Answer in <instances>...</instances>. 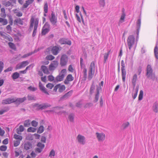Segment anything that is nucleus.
Listing matches in <instances>:
<instances>
[{
  "mask_svg": "<svg viewBox=\"0 0 158 158\" xmlns=\"http://www.w3.org/2000/svg\"><path fill=\"white\" fill-rule=\"evenodd\" d=\"M141 24V19L139 18L137 20L136 23V29L137 37L135 41V38L133 35H130L127 39V44L129 50H131L132 48H133L134 50L136 46V44L138 39L139 31L140 28Z\"/></svg>",
  "mask_w": 158,
  "mask_h": 158,
  "instance_id": "obj_1",
  "label": "nucleus"
},
{
  "mask_svg": "<svg viewBox=\"0 0 158 158\" xmlns=\"http://www.w3.org/2000/svg\"><path fill=\"white\" fill-rule=\"evenodd\" d=\"M146 75L148 78L154 80L156 79L155 73L153 72L151 66L148 64L146 68Z\"/></svg>",
  "mask_w": 158,
  "mask_h": 158,
  "instance_id": "obj_2",
  "label": "nucleus"
},
{
  "mask_svg": "<svg viewBox=\"0 0 158 158\" xmlns=\"http://www.w3.org/2000/svg\"><path fill=\"white\" fill-rule=\"evenodd\" d=\"M30 22V27H33L34 24V27L32 34V36H35L36 35V33L37 32V29L38 27L39 19L38 18H36L35 19L34 18H32L31 19Z\"/></svg>",
  "mask_w": 158,
  "mask_h": 158,
  "instance_id": "obj_3",
  "label": "nucleus"
},
{
  "mask_svg": "<svg viewBox=\"0 0 158 158\" xmlns=\"http://www.w3.org/2000/svg\"><path fill=\"white\" fill-rule=\"evenodd\" d=\"M67 70L65 69L61 70L59 74L55 79V82L60 81H62L65 76L66 75Z\"/></svg>",
  "mask_w": 158,
  "mask_h": 158,
  "instance_id": "obj_4",
  "label": "nucleus"
},
{
  "mask_svg": "<svg viewBox=\"0 0 158 158\" xmlns=\"http://www.w3.org/2000/svg\"><path fill=\"white\" fill-rule=\"evenodd\" d=\"M95 71V64L94 62H92L90 65L88 73V78L91 80L93 77V75L94 74Z\"/></svg>",
  "mask_w": 158,
  "mask_h": 158,
  "instance_id": "obj_5",
  "label": "nucleus"
},
{
  "mask_svg": "<svg viewBox=\"0 0 158 158\" xmlns=\"http://www.w3.org/2000/svg\"><path fill=\"white\" fill-rule=\"evenodd\" d=\"M68 60V57L67 55L65 54L62 55L60 59V64L61 66L63 67L67 65Z\"/></svg>",
  "mask_w": 158,
  "mask_h": 158,
  "instance_id": "obj_6",
  "label": "nucleus"
},
{
  "mask_svg": "<svg viewBox=\"0 0 158 158\" xmlns=\"http://www.w3.org/2000/svg\"><path fill=\"white\" fill-rule=\"evenodd\" d=\"M49 18L53 26H56L57 17L55 16V14L54 12H52Z\"/></svg>",
  "mask_w": 158,
  "mask_h": 158,
  "instance_id": "obj_7",
  "label": "nucleus"
},
{
  "mask_svg": "<svg viewBox=\"0 0 158 158\" xmlns=\"http://www.w3.org/2000/svg\"><path fill=\"white\" fill-rule=\"evenodd\" d=\"M76 140L78 143L81 145H84L86 143L85 137L80 134L77 135L76 138Z\"/></svg>",
  "mask_w": 158,
  "mask_h": 158,
  "instance_id": "obj_8",
  "label": "nucleus"
},
{
  "mask_svg": "<svg viewBox=\"0 0 158 158\" xmlns=\"http://www.w3.org/2000/svg\"><path fill=\"white\" fill-rule=\"evenodd\" d=\"M50 25L48 23H46L43 27L41 32L42 35H46L50 31Z\"/></svg>",
  "mask_w": 158,
  "mask_h": 158,
  "instance_id": "obj_9",
  "label": "nucleus"
},
{
  "mask_svg": "<svg viewBox=\"0 0 158 158\" xmlns=\"http://www.w3.org/2000/svg\"><path fill=\"white\" fill-rule=\"evenodd\" d=\"M96 135L98 141L102 142L105 139L106 135L102 132H97Z\"/></svg>",
  "mask_w": 158,
  "mask_h": 158,
  "instance_id": "obj_10",
  "label": "nucleus"
},
{
  "mask_svg": "<svg viewBox=\"0 0 158 158\" xmlns=\"http://www.w3.org/2000/svg\"><path fill=\"white\" fill-rule=\"evenodd\" d=\"M65 87L64 85H62L60 84H59L56 85L54 87L53 91L56 92L57 89H58V91L60 92H62L64 90H65Z\"/></svg>",
  "mask_w": 158,
  "mask_h": 158,
  "instance_id": "obj_11",
  "label": "nucleus"
},
{
  "mask_svg": "<svg viewBox=\"0 0 158 158\" xmlns=\"http://www.w3.org/2000/svg\"><path fill=\"white\" fill-rule=\"evenodd\" d=\"M58 65V62L57 61H53L49 65V69L50 70H53L57 67Z\"/></svg>",
  "mask_w": 158,
  "mask_h": 158,
  "instance_id": "obj_12",
  "label": "nucleus"
},
{
  "mask_svg": "<svg viewBox=\"0 0 158 158\" xmlns=\"http://www.w3.org/2000/svg\"><path fill=\"white\" fill-rule=\"evenodd\" d=\"M29 64L28 61H23L18 64L16 66V69H19L24 68Z\"/></svg>",
  "mask_w": 158,
  "mask_h": 158,
  "instance_id": "obj_13",
  "label": "nucleus"
},
{
  "mask_svg": "<svg viewBox=\"0 0 158 158\" xmlns=\"http://www.w3.org/2000/svg\"><path fill=\"white\" fill-rule=\"evenodd\" d=\"M15 102L14 98H8L2 100V104H8Z\"/></svg>",
  "mask_w": 158,
  "mask_h": 158,
  "instance_id": "obj_14",
  "label": "nucleus"
},
{
  "mask_svg": "<svg viewBox=\"0 0 158 158\" xmlns=\"http://www.w3.org/2000/svg\"><path fill=\"white\" fill-rule=\"evenodd\" d=\"M59 42L61 44H67L69 45L71 44V41L65 38H61L59 40Z\"/></svg>",
  "mask_w": 158,
  "mask_h": 158,
  "instance_id": "obj_15",
  "label": "nucleus"
},
{
  "mask_svg": "<svg viewBox=\"0 0 158 158\" xmlns=\"http://www.w3.org/2000/svg\"><path fill=\"white\" fill-rule=\"evenodd\" d=\"M73 77L71 74L68 75L66 77V79L64 81V83L65 84H68L69 83V81H73Z\"/></svg>",
  "mask_w": 158,
  "mask_h": 158,
  "instance_id": "obj_16",
  "label": "nucleus"
},
{
  "mask_svg": "<svg viewBox=\"0 0 158 158\" xmlns=\"http://www.w3.org/2000/svg\"><path fill=\"white\" fill-rule=\"evenodd\" d=\"M39 85L40 89L45 94H46L48 95H49V93L46 90V89L43 85V84L40 82H39Z\"/></svg>",
  "mask_w": 158,
  "mask_h": 158,
  "instance_id": "obj_17",
  "label": "nucleus"
},
{
  "mask_svg": "<svg viewBox=\"0 0 158 158\" xmlns=\"http://www.w3.org/2000/svg\"><path fill=\"white\" fill-rule=\"evenodd\" d=\"M59 51L58 47L55 46L53 47L52 49V54L55 55H57Z\"/></svg>",
  "mask_w": 158,
  "mask_h": 158,
  "instance_id": "obj_18",
  "label": "nucleus"
},
{
  "mask_svg": "<svg viewBox=\"0 0 158 158\" xmlns=\"http://www.w3.org/2000/svg\"><path fill=\"white\" fill-rule=\"evenodd\" d=\"M51 106V105L48 103H45L39 105L38 106V107L39 109H44L47 107H49Z\"/></svg>",
  "mask_w": 158,
  "mask_h": 158,
  "instance_id": "obj_19",
  "label": "nucleus"
},
{
  "mask_svg": "<svg viewBox=\"0 0 158 158\" xmlns=\"http://www.w3.org/2000/svg\"><path fill=\"white\" fill-rule=\"evenodd\" d=\"M26 100V97H24L21 98H14L15 102H16V103H18L19 104L23 102Z\"/></svg>",
  "mask_w": 158,
  "mask_h": 158,
  "instance_id": "obj_20",
  "label": "nucleus"
},
{
  "mask_svg": "<svg viewBox=\"0 0 158 158\" xmlns=\"http://www.w3.org/2000/svg\"><path fill=\"white\" fill-rule=\"evenodd\" d=\"M125 15H126L125 13L123 11V13L121 16L120 19L118 23V25H120L121 23H122L125 21Z\"/></svg>",
  "mask_w": 158,
  "mask_h": 158,
  "instance_id": "obj_21",
  "label": "nucleus"
},
{
  "mask_svg": "<svg viewBox=\"0 0 158 158\" xmlns=\"http://www.w3.org/2000/svg\"><path fill=\"white\" fill-rule=\"evenodd\" d=\"M24 130V127L23 125H21L16 129V132L18 135H21V132Z\"/></svg>",
  "mask_w": 158,
  "mask_h": 158,
  "instance_id": "obj_22",
  "label": "nucleus"
},
{
  "mask_svg": "<svg viewBox=\"0 0 158 158\" xmlns=\"http://www.w3.org/2000/svg\"><path fill=\"white\" fill-rule=\"evenodd\" d=\"M158 42L157 41L156 46L154 49V52L155 56L156 58L158 60Z\"/></svg>",
  "mask_w": 158,
  "mask_h": 158,
  "instance_id": "obj_23",
  "label": "nucleus"
},
{
  "mask_svg": "<svg viewBox=\"0 0 158 158\" xmlns=\"http://www.w3.org/2000/svg\"><path fill=\"white\" fill-rule=\"evenodd\" d=\"M138 91V88L136 87L134 89L132 92V97L133 99H135L137 97Z\"/></svg>",
  "mask_w": 158,
  "mask_h": 158,
  "instance_id": "obj_24",
  "label": "nucleus"
},
{
  "mask_svg": "<svg viewBox=\"0 0 158 158\" xmlns=\"http://www.w3.org/2000/svg\"><path fill=\"white\" fill-rule=\"evenodd\" d=\"M32 145L29 142H27L24 144V148L26 150H28L32 148Z\"/></svg>",
  "mask_w": 158,
  "mask_h": 158,
  "instance_id": "obj_25",
  "label": "nucleus"
},
{
  "mask_svg": "<svg viewBox=\"0 0 158 158\" xmlns=\"http://www.w3.org/2000/svg\"><path fill=\"white\" fill-rule=\"evenodd\" d=\"M152 109L155 112H158V102H156L153 104L152 106Z\"/></svg>",
  "mask_w": 158,
  "mask_h": 158,
  "instance_id": "obj_26",
  "label": "nucleus"
},
{
  "mask_svg": "<svg viewBox=\"0 0 158 158\" xmlns=\"http://www.w3.org/2000/svg\"><path fill=\"white\" fill-rule=\"evenodd\" d=\"M41 69L43 72L47 74L49 73V72L48 68L45 66L42 65L41 67Z\"/></svg>",
  "mask_w": 158,
  "mask_h": 158,
  "instance_id": "obj_27",
  "label": "nucleus"
},
{
  "mask_svg": "<svg viewBox=\"0 0 158 158\" xmlns=\"http://www.w3.org/2000/svg\"><path fill=\"white\" fill-rule=\"evenodd\" d=\"M17 135V134H15L13 135V138L17 140L21 141L23 139V137L20 135Z\"/></svg>",
  "mask_w": 158,
  "mask_h": 158,
  "instance_id": "obj_28",
  "label": "nucleus"
},
{
  "mask_svg": "<svg viewBox=\"0 0 158 158\" xmlns=\"http://www.w3.org/2000/svg\"><path fill=\"white\" fill-rule=\"evenodd\" d=\"M110 52V50H109L108 51L107 53H106L104 54V63H105L107 60Z\"/></svg>",
  "mask_w": 158,
  "mask_h": 158,
  "instance_id": "obj_29",
  "label": "nucleus"
},
{
  "mask_svg": "<svg viewBox=\"0 0 158 158\" xmlns=\"http://www.w3.org/2000/svg\"><path fill=\"white\" fill-rule=\"evenodd\" d=\"M31 123V120L29 119H28L25 120L24 122L23 125L24 127H28L30 126Z\"/></svg>",
  "mask_w": 158,
  "mask_h": 158,
  "instance_id": "obj_30",
  "label": "nucleus"
},
{
  "mask_svg": "<svg viewBox=\"0 0 158 158\" xmlns=\"http://www.w3.org/2000/svg\"><path fill=\"white\" fill-rule=\"evenodd\" d=\"M34 139L33 135L28 134L26 135V139L27 140H32Z\"/></svg>",
  "mask_w": 158,
  "mask_h": 158,
  "instance_id": "obj_31",
  "label": "nucleus"
},
{
  "mask_svg": "<svg viewBox=\"0 0 158 158\" xmlns=\"http://www.w3.org/2000/svg\"><path fill=\"white\" fill-rule=\"evenodd\" d=\"M62 108V107H54L53 108L52 110H48V111L49 112H55L56 113H59V112L58 111V110H60Z\"/></svg>",
  "mask_w": 158,
  "mask_h": 158,
  "instance_id": "obj_32",
  "label": "nucleus"
},
{
  "mask_svg": "<svg viewBox=\"0 0 158 158\" xmlns=\"http://www.w3.org/2000/svg\"><path fill=\"white\" fill-rule=\"evenodd\" d=\"M15 14L16 16L18 17H21L22 16V13L20 11L15 9Z\"/></svg>",
  "mask_w": 158,
  "mask_h": 158,
  "instance_id": "obj_33",
  "label": "nucleus"
},
{
  "mask_svg": "<svg viewBox=\"0 0 158 158\" xmlns=\"http://www.w3.org/2000/svg\"><path fill=\"white\" fill-rule=\"evenodd\" d=\"M71 91L67 93H66L65 95L63 96L61 98L62 99H65L68 98V97L70 96L71 94Z\"/></svg>",
  "mask_w": 158,
  "mask_h": 158,
  "instance_id": "obj_34",
  "label": "nucleus"
},
{
  "mask_svg": "<svg viewBox=\"0 0 158 158\" xmlns=\"http://www.w3.org/2000/svg\"><path fill=\"white\" fill-rule=\"evenodd\" d=\"M19 76V73L17 72L14 73L12 75V77L14 79H17Z\"/></svg>",
  "mask_w": 158,
  "mask_h": 158,
  "instance_id": "obj_35",
  "label": "nucleus"
},
{
  "mask_svg": "<svg viewBox=\"0 0 158 158\" xmlns=\"http://www.w3.org/2000/svg\"><path fill=\"white\" fill-rule=\"evenodd\" d=\"M55 156V151L53 150H52L50 152L49 157L52 158V157H54Z\"/></svg>",
  "mask_w": 158,
  "mask_h": 158,
  "instance_id": "obj_36",
  "label": "nucleus"
},
{
  "mask_svg": "<svg viewBox=\"0 0 158 158\" xmlns=\"http://www.w3.org/2000/svg\"><path fill=\"white\" fill-rule=\"evenodd\" d=\"M137 79V75L135 74L133 77L132 82L133 85H135Z\"/></svg>",
  "mask_w": 158,
  "mask_h": 158,
  "instance_id": "obj_37",
  "label": "nucleus"
},
{
  "mask_svg": "<svg viewBox=\"0 0 158 158\" xmlns=\"http://www.w3.org/2000/svg\"><path fill=\"white\" fill-rule=\"evenodd\" d=\"M44 131V127L43 126H41L39 128L37 132L39 134L42 133Z\"/></svg>",
  "mask_w": 158,
  "mask_h": 158,
  "instance_id": "obj_38",
  "label": "nucleus"
},
{
  "mask_svg": "<svg viewBox=\"0 0 158 158\" xmlns=\"http://www.w3.org/2000/svg\"><path fill=\"white\" fill-rule=\"evenodd\" d=\"M36 129L32 127H30L27 130L28 132H34L36 131Z\"/></svg>",
  "mask_w": 158,
  "mask_h": 158,
  "instance_id": "obj_39",
  "label": "nucleus"
},
{
  "mask_svg": "<svg viewBox=\"0 0 158 158\" xmlns=\"http://www.w3.org/2000/svg\"><path fill=\"white\" fill-rule=\"evenodd\" d=\"M44 12L47 13L48 11V5L47 2H45L44 7Z\"/></svg>",
  "mask_w": 158,
  "mask_h": 158,
  "instance_id": "obj_40",
  "label": "nucleus"
},
{
  "mask_svg": "<svg viewBox=\"0 0 158 158\" xmlns=\"http://www.w3.org/2000/svg\"><path fill=\"white\" fill-rule=\"evenodd\" d=\"M31 123L32 126L34 127H36L38 124V122L35 120H33L31 122Z\"/></svg>",
  "mask_w": 158,
  "mask_h": 158,
  "instance_id": "obj_41",
  "label": "nucleus"
},
{
  "mask_svg": "<svg viewBox=\"0 0 158 158\" xmlns=\"http://www.w3.org/2000/svg\"><path fill=\"white\" fill-rule=\"evenodd\" d=\"M143 91L142 90H140L139 96V100L140 101L142 99L143 96Z\"/></svg>",
  "mask_w": 158,
  "mask_h": 158,
  "instance_id": "obj_42",
  "label": "nucleus"
},
{
  "mask_svg": "<svg viewBox=\"0 0 158 158\" xmlns=\"http://www.w3.org/2000/svg\"><path fill=\"white\" fill-rule=\"evenodd\" d=\"M37 146L39 148L43 149L44 148L45 145L44 144L42 143L41 142H38L37 144Z\"/></svg>",
  "mask_w": 158,
  "mask_h": 158,
  "instance_id": "obj_43",
  "label": "nucleus"
},
{
  "mask_svg": "<svg viewBox=\"0 0 158 158\" xmlns=\"http://www.w3.org/2000/svg\"><path fill=\"white\" fill-rule=\"evenodd\" d=\"M129 123L128 122H126L124 123H123L122 126V128L123 129H125L129 125Z\"/></svg>",
  "mask_w": 158,
  "mask_h": 158,
  "instance_id": "obj_44",
  "label": "nucleus"
},
{
  "mask_svg": "<svg viewBox=\"0 0 158 158\" xmlns=\"http://www.w3.org/2000/svg\"><path fill=\"white\" fill-rule=\"evenodd\" d=\"M21 141L18 140H15L14 141V147H16L18 146L20 143Z\"/></svg>",
  "mask_w": 158,
  "mask_h": 158,
  "instance_id": "obj_45",
  "label": "nucleus"
},
{
  "mask_svg": "<svg viewBox=\"0 0 158 158\" xmlns=\"http://www.w3.org/2000/svg\"><path fill=\"white\" fill-rule=\"evenodd\" d=\"M74 116L73 114H71L69 116L68 119L71 122H73L74 120Z\"/></svg>",
  "mask_w": 158,
  "mask_h": 158,
  "instance_id": "obj_46",
  "label": "nucleus"
},
{
  "mask_svg": "<svg viewBox=\"0 0 158 158\" xmlns=\"http://www.w3.org/2000/svg\"><path fill=\"white\" fill-rule=\"evenodd\" d=\"M46 59L48 60H52L55 58L54 56L52 55H49L46 57Z\"/></svg>",
  "mask_w": 158,
  "mask_h": 158,
  "instance_id": "obj_47",
  "label": "nucleus"
},
{
  "mask_svg": "<svg viewBox=\"0 0 158 158\" xmlns=\"http://www.w3.org/2000/svg\"><path fill=\"white\" fill-rule=\"evenodd\" d=\"M84 77L86 78L87 77V70L86 68H84L83 70Z\"/></svg>",
  "mask_w": 158,
  "mask_h": 158,
  "instance_id": "obj_48",
  "label": "nucleus"
},
{
  "mask_svg": "<svg viewBox=\"0 0 158 158\" xmlns=\"http://www.w3.org/2000/svg\"><path fill=\"white\" fill-rule=\"evenodd\" d=\"M37 52V51H36V50H35L34 51V52H33L29 53H27V54H26L24 55L23 56L22 58H25L26 57L28 56H30L31 55H32L33 53L36 52Z\"/></svg>",
  "mask_w": 158,
  "mask_h": 158,
  "instance_id": "obj_49",
  "label": "nucleus"
},
{
  "mask_svg": "<svg viewBox=\"0 0 158 158\" xmlns=\"http://www.w3.org/2000/svg\"><path fill=\"white\" fill-rule=\"evenodd\" d=\"M15 21L17 23L19 24L20 25H23V22L20 19H16Z\"/></svg>",
  "mask_w": 158,
  "mask_h": 158,
  "instance_id": "obj_50",
  "label": "nucleus"
},
{
  "mask_svg": "<svg viewBox=\"0 0 158 158\" xmlns=\"http://www.w3.org/2000/svg\"><path fill=\"white\" fill-rule=\"evenodd\" d=\"M7 147L5 145H2L0 147V150L2 151H5L7 149Z\"/></svg>",
  "mask_w": 158,
  "mask_h": 158,
  "instance_id": "obj_51",
  "label": "nucleus"
},
{
  "mask_svg": "<svg viewBox=\"0 0 158 158\" xmlns=\"http://www.w3.org/2000/svg\"><path fill=\"white\" fill-rule=\"evenodd\" d=\"M4 67V64L3 62L1 61H0V73L2 72Z\"/></svg>",
  "mask_w": 158,
  "mask_h": 158,
  "instance_id": "obj_52",
  "label": "nucleus"
},
{
  "mask_svg": "<svg viewBox=\"0 0 158 158\" xmlns=\"http://www.w3.org/2000/svg\"><path fill=\"white\" fill-rule=\"evenodd\" d=\"M8 44L9 47L12 49H14L15 48V46L13 43L9 42Z\"/></svg>",
  "mask_w": 158,
  "mask_h": 158,
  "instance_id": "obj_53",
  "label": "nucleus"
},
{
  "mask_svg": "<svg viewBox=\"0 0 158 158\" xmlns=\"http://www.w3.org/2000/svg\"><path fill=\"white\" fill-rule=\"evenodd\" d=\"M27 99L29 100H35V98L34 96L31 95H28L27 97Z\"/></svg>",
  "mask_w": 158,
  "mask_h": 158,
  "instance_id": "obj_54",
  "label": "nucleus"
},
{
  "mask_svg": "<svg viewBox=\"0 0 158 158\" xmlns=\"http://www.w3.org/2000/svg\"><path fill=\"white\" fill-rule=\"evenodd\" d=\"M46 86L47 88L51 89L54 86V85L51 83H48L46 85Z\"/></svg>",
  "mask_w": 158,
  "mask_h": 158,
  "instance_id": "obj_55",
  "label": "nucleus"
},
{
  "mask_svg": "<svg viewBox=\"0 0 158 158\" xmlns=\"http://www.w3.org/2000/svg\"><path fill=\"white\" fill-rule=\"evenodd\" d=\"M3 5L6 7H8L11 5V3L9 1L5 2L3 3Z\"/></svg>",
  "mask_w": 158,
  "mask_h": 158,
  "instance_id": "obj_56",
  "label": "nucleus"
},
{
  "mask_svg": "<svg viewBox=\"0 0 158 158\" xmlns=\"http://www.w3.org/2000/svg\"><path fill=\"white\" fill-rule=\"evenodd\" d=\"M48 79L49 81H52L53 80L55 81L54 77L52 75H49L48 76Z\"/></svg>",
  "mask_w": 158,
  "mask_h": 158,
  "instance_id": "obj_57",
  "label": "nucleus"
},
{
  "mask_svg": "<svg viewBox=\"0 0 158 158\" xmlns=\"http://www.w3.org/2000/svg\"><path fill=\"white\" fill-rule=\"evenodd\" d=\"M99 3L101 6L104 7L105 5V0H100Z\"/></svg>",
  "mask_w": 158,
  "mask_h": 158,
  "instance_id": "obj_58",
  "label": "nucleus"
},
{
  "mask_svg": "<svg viewBox=\"0 0 158 158\" xmlns=\"http://www.w3.org/2000/svg\"><path fill=\"white\" fill-rule=\"evenodd\" d=\"M28 89L32 91H35L37 90V88L30 86L28 87Z\"/></svg>",
  "mask_w": 158,
  "mask_h": 158,
  "instance_id": "obj_59",
  "label": "nucleus"
},
{
  "mask_svg": "<svg viewBox=\"0 0 158 158\" xmlns=\"http://www.w3.org/2000/svg\"><path fill=\"white\" fill-rule=\"evenodd\" d=\"M43 150V149L42 148H39V147L36 148L35 149V151L36 152H37L39 153H40Z\"/></svg>",
  "mask_w": 158,
  "mask_h": 158,
  "instance_id": "obj_60",
  "label": "nucleus"
},
{
  "mask_svg": "<svg viewBox=\"0 0 158 158\" xmlns=\"http://www.w3.org/2000/svg\"><path fill=\"white\" fill-rule=\"evenodd\" d=\"M99 94V91L98 90H97V94L95 95V97L96 102H97L98 99Z\"/></svg>",
  "mask_w": 158,
  "mask_h": 158,
  "instance_id": "obj_61",
  "label": "nucleus"
},
{
  "mask_svg": "<svg viewBox=\"0 0 158 158\" xmlns=\"http://www.w3.org/2000/svg\"><path fill=\"white\" fill-rule=\"evenodd\" d=\"M68 70L71 72H73L74 71L73 69V67H72V65H69V68H68Z\"/></svg>",
  "mask_w": 158,
  "mask_h": 158,
  "instance_id": "obj_62",
  "label": "nucleus"
},
{
  "mask_svg": "<svg viewBox=\"0 0 158 158\" xmlns=\"http://www.w3.org/2000/svg\"><path fill=\"white\" fill-rule=\"evenodd\" d=\"M122 71V76H126V72L125 69H121Z\"/></svg>",
  "mask_w": 158,
  "mask_h": 158,
  "instance_id": "obj_63",
  "label": "nucleus"
},
{
  "mask_svg": "<svg viewBox=\"0 0 158 158\" xmlns=\"http://www.w3.org/2000/svg\"><path fill=\"white\" fill-rule=\"evenodd\" d=\"M12 69H13L12 67H9L7 69H5L4 70V72H8L11 71L12 70Z\"/></svg>",
  "mask_w": 158,
  "mask_h": 158,
  "instance_id": "obj_64",
  "label": "nucleus"
}]
</instances>
